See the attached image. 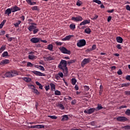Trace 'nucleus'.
Returning a JSON list of instances; mask_svg holds the SVG:
<instances>
[{"label":"nucleus","mask_w":130,"mask_h":130,"mask_svg":"<svg viewBox=\"0 0 130 130\" xmlns=\"http://www.w3.org/2000/svg\"><path fill=\"white\" fill-rule=\"evenodd\" d=\"M37 26L35 25H29L28 27V30L30 31V32H31V31H33V34H36L39 31V28H37Z\"/></svg>","instance_id":"nucleus-1"},{"label":"nucleus","mask_w":130,"mask_h":130,"mask_svg":"<svg viewBox=\"0 0 130 130\" xmlns=\"http://www.w3.org/2000/svg\"><path fill=\"white\" fill-rule=\"evenodd\" d=\"M28 86L29 89H31L32 92L36 94V95H39V94H40V92L38 91V90L35 88V86L34 85L29 84Z\"/></svg>","instance_id":"nucleus-2"},{"label":"nucleus","mask_w":130,"mask_h":130,"mask_svg":"<svg viewBox=\"0 0 130 130\" xmlns=\"http://www.w3.org/2000/svg\"><path fill=\"white\" fill-rule=\"evenodd\" d=\"M59 49L61 53H64V54H71V51L67 50L64 47H61Z\"/></svg>","instance_id":"nucleus-3"},{"label":"nucleus","mask_w":130,"mask_h":130,"mask_svg":"<svg viewBox=\"0 0 130 130\" xmlns=\"http://www.w3.org/2000/svg\"><path fill=\"white\" fill-rule=\"evenodd\" d=\"M59 69H60L62 70V72L64 73V74H68V67L67 66H64V64H60L59 63L58 66Z\"/></svg>","instance_id":"nucleus-4"},{"label":"nucleus","mask_w":130,"mask_h":130,"mask_svg":"<svg viewBox=\"0 0 130 130\" xmlns=\"http://www.w3.org/2000/svg\"><path fill=\"white\" fill-rule=\"evenodd\" d=\"M86 45V40L84 39L80 40L77 43V46L78 47H83Z\"/></svg>","instance_id":"nucleus-5"},{"label":"nucleus","mask_w":130,"mask_h":130,"mask_svg":"<svg viewBox=\"0 0 130 130\" xmlns=\"http://www.w3.org/2000/svg\"><path fill=\"white\" fill-rule=\"evenodd\" d=\"M15 74V75H17V71H13L12 72H7L5 74V77H6V78H8V77L13 78V77L15 76V74Z\"/></svg>","instance_id":"nucleus-6"},{"label":"nucleus","mask_w":130,"mask_h":130,"mask_svg":"<svg viewBox=\"0 0 130 130\" xmlns=\"http://www.w3.org/2000/svg\"><path fill=\"white\" fill-rule=\"evenodd\" d=\"M116 120L120 122H124L125 121H127V120H128V119L124 116H119L116 118Z\"/></svg>","instance_id":"nucleus-7"},{"label":"nucleus","mask_w":130,"mask_h":130,"mask_svg":"<svg viewBox=\"0 0 130 130\" xmlns=\"http://www.w3.org/2000/svg\"><path fill=\"white\" fill-rule=\"evenodd\" d=\"M71 20L74 22H81V21H83V17L80 16H77L76 17H72Z\"/></svg>","instance_id":"nucleus-8"},{"label":"nucleus","mask_w":130,"mask_h":130,"mask_svg":"<svg viewBox=\"0 0 130 130\" xmlns=\"http://www.w3.org/2000/svg\"><path fill=\"white\" fill-rule=\"evenodd\" d=\"M91 61V59L89 58H84L82 61L81 62V66L84 68L86 64L89 63Z\"/></svg>","instance_id":"nucleus-9"},{"label":"nucleus","mask_w":130,"mask_h":130,"mask_svg":"<svg viewBox=\"0 0 130 130\" xmlns=\"http://www.w3.org/2000/svg\"><path fill=\"white\" fill-rule=\"evenodd\" d=\"M95 110H96V108H90L89 109H87L84 111V113H87V114H92Z\"/></svg>","instance_id":"nucleus-10"},{"label":"nucleus","mask_w":130,"mask_h":130,"mask_svg":"<svg viewBox=\"0 0 130 130\" xmlns=\"http://www.w3.org/2000/svg\"><path fill=\"white\" fill-rule=\"evenodd\" d=\"M31 73L36 75V76H38L39 77H45V74L44 73H42L39 71H32Z\"/></svg>","instance_id":"nucleus-11"},{"label":"nucleus","mask_w":130,"mask_h":130,"mask_svg":"<svg viewBox=\"0 0 130 130\" xmlns=\"http://www.w3.org/2000/svg\"><path fill=\"white\" fill-rule=\"evenodd\" d=\"M12 13H15L18 12V11H21V8L18 7L16 5L11 7Z\"/></svg>","instance_id":"nucleus-12"},{"label":"nucleus","mask_w":130,"mask_h":130,"mask_svg":"<svg viewBox=\"0 0 130 130\" xmlns=\"http://www.w3.org/2000/svg\"><path fill=\"white\" fill-rule=\"evenodd\" d=\"M40 41V38H32L30 39V42L32 43H38Z\"/></svg>","instance_id":"nucleus-13"},{"label":"nucleus","mask_w":130,"mask_h":130,"mask_svg":"<svg viewBox=\"0 0 130 130\" xmlns=\"http://www.w3.org/2000/svg\"><path fill=\"white\" fill-rule=\"evenodd\" d=\"M8 63H10V60L5 59L0 62V66H4L5 64H8Z\"/></svg>","instance_id":"nucleus-14"},{"label":"nucleus","mask_w":130,"mask_h":130,"mask_svg":"<svg viewBox=\"0 0 130 130\" xmlns=\"http://www.w3.org/2000/svg\"><path fill=\"white\" fill-rule=\"evenodd\" d=\"M10 14H12V8H8L5 12V15L10 16Z\"/></svg>","instance_id":"nucleus-15"},{"label":"nucleus","mask_w":130,"mask_h":130,"mask_svg":"<svg viewBox=\"0 0 130 130\" xmlns=\"http://www.w3.org/2000/svg\"><path fill=\"white\" fill-rule=\"evenodd\" d=\"M87 24H90V20H84L83 21L80 23V26H82V25H86Z\"/></svg>","instance_id":"nucleus-16"},{"label":"nucleus","mask_w":130,"mask_h":130,"mask_svg":"<svg viewBox=\"0 0 130 130\" xmlns=\"http://www.w3.org/2000/svg\"><path fill=\"white\" fill-rule=\"evenodd\" d=\"M116 40L118 43H122V41H123V39L120 37H117Z\"/></svg>","instance_id":"nucleus-17"},{"label":"nucleus","mask_w":130,"mask_h":130,"mask_svg":"<svg viewBox=\"0 0 130 130\" xmlns=\"http://www.w3.org/2000/svg\"><path fill=\"white\" fill-rule=\"evenodd\" d=\"M71 37H74V35L67 36L65 38L62 39V41H66L67 40H70Z\"/></svg>","instance_id":"nucleus-18"},{"label":"nucleus","mask_w":130,"mask_h":130,"mask_svg":"<svg viewBox=\"0 0 130 130\" xmlns=\"http://www.w3.org/2000/svg\"><path fill=\"white\" fill-rule=\"evenodd\" d=\"M26 2L28 5H30V6H35L37 4L36 2H32V0H26Z\"/></svg>","instance_id":"nucleus-19"},{"label":"nucleus","mask_w":130,"mask_h":130,"mask_svg":"<svg viewBox=\"0 0 130 130\" xmlns=\"http://www.w3.org/2000/svg\"><path fill=\"white\" fill-rule=\"evenodd\" d=\"M50 86L51 87V91H52L53 92L55 91V84L51 83L50 84Z\"/></svg>","instance_id":"nucleus-20"},{"label":"nucleus","mask_w":130,"mask_h":130,"mask_svg":"<svg viewBox=\"0 0 130 130\" xmlns=\"http://www.w3.org/2000/svg\"><path fill=\"white\" fill-rule=\"evenodd\" d=\"M22 80H23V81H25V82H26L27 83H29V82H31V78L28 77H23L22 78Z\"/></svg>","instance_id":"nucleus-21"},{"label":"nucleus","mask_w":130,"mask_h":130,"mask_svg":"<svg viewBox=\"0 0 130 130\" xmlns=\"http://www.w3.org/2000/svg\"><path fill=\"white\" fill-rule=\"evenodd\" d=\"M47 49L50 50V51H53V45H52V44H49L47 46Z\"/></svg>","instance_id":"nucleus-22"},{"label":"nucleus","mask_w":130,"mask_h":130,"mask_svg":"<svg viewBox=\"0 0 130 130\" xmlns=\"http://www.w3.org/2000/svg\"><path fill=\"white\" fill-rule=\"evenodd\" d=\"M65 120H69V116L67 115H64L61 119V121H64Z\"/></svg>","instance_id":"nucleus-23"},{"label":"nucleus","mask_w":130,"mask_h":130,"mask_svg":"<svg viewBox=\"0 0 130 130\" xmlns=\"http://www.w3.org/2000/svg\"><path fill=\"white\" fill-rule=\"evenodd\" d=\"M37 56L34 55H28V59L30 60L36 59Z\"/></svg>","instance_id":"nucleus-24"},{"label":"nucleus","mask_w":130,"mask_h":130,"mask_svg":"<svg viewBox=\"0 0 130 130\" xmlns=\"http://www.w3.org/2000/svg\"><path fill=\"white\" fill-rule=\"evenodd\" d=\"M26 67L27 68H33L34 67V64L31 63V62H27Z\"/></svg>","instance_id":"nucleus-25"},{"label":"nucleus","mask_w":130,"mask_h":130,"mask_svg":"<svg viewBox=\"0 0 130 130\" xmlns=\"http://www.w3.org/2000/svg\"><path fill=\"white\" fill-rule=\"evenodd\" d=\"M67 63H68L67 62V60H61V61L60 62V65L64 64V67H66V66H68Z\"/></svg>","instance_id":"nucleus-26"},{"label":"nucleus","mask_w":130,"mask_h":130,"mask_svg":"<svg viewBox=\"0 0 130 130\" xmlns=\"http://www.w3.org/2000/svg\"><path fill=\"white\" fill-rule=\"evenodd\" d=\"M2 57H6L7 56H9V53H8V51H5L2 54Z\"/></svg>","instance_id":"nucleus-27"},{"label":"nucleus","mask_w":130,"mask_h":130,"mask_svg":"<svg viewBox=\"0 0 130 130\" xmlns=\"http://www.w3.org/2000/svg\"><path fill=\"white\" fill-rule=\"evenodd\" d=\"M70 28L71 30H75L76 29V25L75 24H71L70 25Z\"/></svg>","instance_id":"nucleus-28"},{"label":"nucleus","mask_w":130,"mask_h":130,"mask_svg":"<svg viewBox=\"0 0 130 130\" xmlns=\"http://www.w3.org/2000/svg\"><path fill=\"white\" fill-rule=\"evenodd\" d=\"M58 107L61 109V110H63L64 109V106L62 104H58Z\"/></svg>","instance_id":"nucleus-29"},{"label":"nucleus","mask_w":130,"mask_h":130,"mask_svg":"<svg viewBox=\"0 0 130 130\" xmlns=\"http://www.w3.org/2000/svg\"><path fill=\"white\" fill-rule=\"evenodd\" d=\"M84 32L86 34H90L91 33V29L90 28H87L84 30Z\"/></svg>","instance_id":"nucleus-30"},{"label":"nucleus","mask_w":130,"mask_h":130,"mask_svg":"<svg viewBox=\"0 0 130 130\" xmlns=\"http://www.w3.org/2000/svg\"><path fill=\"white\" fill-rule=\"evenodd\" d=\"M46 59L47 61H48V60H54V57L53 56H50L49 57H46Z\"/></svg>","instance_id":"nucleus-31"},{"label":"nucleus","mask_w":130,"mask_h":130,"mask_svg":"<svg viewBox=\"0 0 130 130\" xmlns=\"http://www.w3.org/2000/svg\"><path fill=\"white\" fill-rule=\"evenodd\" d=\"M6 50V46L3 45L0 48V53H2L3 51Z\"/></svg>","instance_id":"nucleus-32"},{"label":"nucleus","mask_w":130,"mask_h":130,"mask_svg":"<svg viewBox=\"0 0 130 130\" xmlns=\"http://www.w3.org/2000/svg\"><path fill=\"white\" fill-rule=\"evenodd\" d=\"M6 22H7V20H4L3 22H1L0 24V29H2L3 27H4V25H5Z\"/></svg>","instance_id":"nucleus-33"},{"label":"nucleus","mask_w":130,"mask_h":130,"mask_svg":"<svg viewBox=\"0 0 130 130\" xmlns=\"http://www.w3.org/2000/svg\"><path fill=\"white\" fill-rule=\"evenodd\" d=\"M130 83H123L121 84V87H128L129 86Z\"/></svg>","instance_id":"nucleus-34"},{"label":"nucleus","mask_w":130,"mask_h":130,"mask_svg":"<svg viewBox=\"0 0 130 130\" xmlns=\"http://www.w3.org/2000/svg\"><path fill=\"white\" fill-rule=\"evenodd\" d=\"M101 110V109H103V107L100 104H98V107L96 108V110Z\"/></svg>","instance_id":"nucleus-35"},{"label":"nucleus","mask_w":130,"mask_h":130,"mask_svg":"<svg viewBox=\"0 0 130 130\" xmlns=\"http://www.w3.org/2000/svg\"><path fill=\"white\" fill-rule=\"evenodd\" d=\"M82 5H83V3L82 2V1L78 0L76 3V5H77L78 7H80V6Z\"/></svg>","instance_id":"nucleus-36"},{"label":"nucleus","mask_w":130,"mask_h":130,"mask_svg":"<svg viewBox=\"0 0 130 130\" xmlns=\"http://www.w3.org/2000/svg\"><path fill=\"white\" fill-rule=\"evenodd\" d=\"M21 21L20 20H18L17 22L15 23L14 24V26L15 27H19V25H20V24H21Z\"/></svg>","instance_id":"nucleus-37"},{"label":"nucleus","mask_w":130,"mask_h":130,"mask_svg":"<svg viewBox=\"0 0 130 130\" xmlns=\"http://www.w3.org/2000/svg\"><path fill=\"white\" fill-rule=\"evenodd\" d=\"M76 83H77V80L75 78H72V84L73 85H76Z\"/></svg>","instance_id":"nucleus-38"},{"label":"nucleus","mask_w":130,"mask_h":130,"mask_svg":"<svg viewBox=\"0 0 130 130\" xmlns=\"http://www.w3.org/2000/svg\"><path fill=\"white\" fill-rule=\"evenodd\" d=\"M55 95H57L58 96H59L61 95V92L60 91H58V90H55Z\"/></svg>","instance_id":"nucleus-39"},{"label":"nucleus","mask_w":130,"mask_h":130,"mask_svg":"<svg viewBox=\"0 0 130 130\" xmlns=\"http://www.w3.org/2000/svg\"><path fill=\"white\" fill-rule=\"evenodd\" d=\"M93 3H96V4H98V5H101V1L100 0H93Z\"/></svg>","instance_id":"nucleus-40"},{"label":"nucleus","mask_w":130,"mask_h":130,"mask_svg":"<svg viewBox=\"0 0 130 130\" xmlns=\"http://www.w3.org/2000/svg\"><path fill=\"white\" fill-rule=\"evenodd\" d=\"M125 114H126V115H127L128 116H130V110L127 109L125 112Z\"/></svg>","instance_id":"nucleus-41"},{"label":"nucleus","mask_w":130,"mask_h":130,"mask_svg":"<svg viewBox=\"0 0 130 130\" xmlns=\"http://www.w3.org/2000/svg\"><path fill=\"white\" fill-rule=\"evenodd\" d=\"M35 68H37L38 69H40L41 71H45V69H44V67H43V66H39L38 67H35Z\"/></svg>","instance_id":"nucleus-42"},{"label":"nucleus","mask_w":130,"mask_h":130,"mask_svg":"<svg viewBox=\"0 0 130 130\" xmlns=\"http://www.w3.org/2000/svg\"><path fill=\"white\" fill-rule=\"evenodd\" d=\"M32 11H38V6H34L31 7Z\"/></svg>","instance_id":"nucleus-43"},{"label":"nucleus","mask_w":130,"mask_h":130,"mask_svg":"<svg viewBox=\"0 0 130 130\" xmlns=\"http://www.w3.org/2000/svg\"><path fill=\"white\" fill-rule=\"evenodd\" d=\"M48 117H49L50 118H52V119H57V117L55 115L54 116H48Z\"/></svg>","instance_id":"nucleus-44"},{"label":"nucleus","mask_w":130,"mask_h":130,"mask_svg":"<svg viewBox=\"0 0 130 130\" xmlns=\"http://www.w3.org/2000/svg\"><path fill=\"white\" fill-rule=\"evenodd\" d=\"M36 128H44V125H37Z\"/></svg>","instance_id":"nucleus-45"},{"label":"nucleus","mask_w":130,"mask_h":130,"mask_svg":"<svg viewBox=\"0 0 130 130\" xmlns=\"http://www.w3.org/2000/svg\"><path fill=\"white\" fill-rule=\"evenodd\" d=\"M55 44L56 45H57V46H60L61 45H62V43L60 42H55Z\"/></svg>","instance_id":"nucleus-46"},{"label":"nucleus","mask_w":130,"mask_h":130,"mask_svg":"<svg viewBox=\"0 0 130 130\" xmlns=\"http://www.w3.org/2000/svg\"><path fill=\"white\" fill-rule=\"evenodd\" d=\"M76 60H70L68 62L69 64H72V63H74V62H75Z\"/></svg>","instance_id":"nucleus-47"},{"label":"nucleus","mask_w":130,"mask_h":130,"mask_svg":"<svg viewBox=\"0 0 130 130\" xmlns=\"http://www.w3.org/2000/svg\"><path fill=\"white\" fill-rule=\"evenodd\" d=\"M124 129H130V125H126L123 127Z\"/></svg>","instance_id":"nucleus-48"},{"label":"nucleus","mask_w":130,"mask_h":130,"mask_svg":"<svg viewBox=\"0 0 130 130\" xmlns=\"http://www.w3.org/2000/svg\"><path fill=\"white\" fill-rule=\"evenodd\" d=\"M6 34V31L2 30L0 32V36H3V35H5Z\"/></svg>","instance_id":"nucleus-49"},{"label":"nucleus","mask_w":130,"mask_h":130,"mask_svg":"<svg viewBox=\"0 0 130 130\" xmlns=\"http://www.w3.org/2000/svg\"><path fill=\"white\" fill-rule=\"evenodd\" d=\"M60 78H63V74L61 72L58 73L57 74Z\"/></svg>","instance_id":"nucleus-50"},{"label":"nucleus","mask_w":130,"mask_h":130,"mask_svg":"<svg viewBox=\"0 0 130 130\" xmlns=\"http://www.w3.org/2000/svg\"><path fill=\"white\" fill-rule=\"evenodd\" d=\"M45 89L46 91H48V90H49V89H50V86L49 85L45 86Z\"/></svg>","instance_id":"nucleus-51"},{"label":"nucleus","mask_w":130,"mask_h":130,"mask_svg":"<svg viewBox=\"0 0 130 130\" xmlns=\"http://www.w3.org/2000/svg\"><path fill=\"white\" fill-rule=\"evenodd\" d=\"M125 95H127V96L130 95V91H126L124 92Z\"/></svg>","instance_id":"nucleus-52"},{"label":"nucleus","mask_w":130,"mask_h":130,"mask_svg":"<svg viewBox=\"0 0 130 130\" xmlns=\"http://www.w3.org/2000/svg\"><path fill=\"white\" fill-rule=\"evenodd\" d=\"M76 103H77V101H76V100H74L71 102V104L72 105H75V104H76Z\"/></svg>","instance_id":"nucleus-53"},{"label":"nucleus","mask_w":130,"mask_h":130,"mask_svg":"<svg viewBox=\"0 0 130 130\" xmlns=\"http://www.w3.org/2000/svg\"><path fill=\"white\" fill-rule=\"evenodd\" d=\"M117 73L118 74V75H121L122 74V72L121 71V70H119L117 71Z\"/></svg>","instance_id":"nucleus-54"},{"label":"nucleus","mask_w":130,"mask_h":130,"mask_svg":"<svg viewBox=\"0 0 130 130\" xmlns=\"http://www.w3.org/2000/svg\"><path fill=\"white\" fill-rule=\"evenodd\" d=\"M116 47L118 49H121V46L120 45V44H118L117 46H116Z\"/></svg>","instance_id":"nucleus-55"},{"label":"nucleus","mask_w":130,"mask_h":130,"mask_svg":"<svg viewBox=\"0 0 130 130\" xmlns=\"http://www.w3.org/2000/svg\"><path fill=\"white\" fill-rule=\"evenodd\" d=\"M91 49H92V50H95V49H96V45H93Z\"/></svg>","instance_id":"nucleus-56"},{"label":"nucleus","mask_w":130,"mask_h":130,"mask_svg":"<svg viewBox=\"0 0 130 130\" xmlns=\"http://www.w3.org/2000/svg\"><path fill=\"white\" fill-rule=\"evenodd\" d=\"M126 106H121L120 107H119V109H122L123 108H126Z\"/></svg>","instance_id":"nucleus-57"},{"label":"nucleus","mask_w":130,"mask_h":130,"mask_svg":"<svg viewBox=\"0 0 130 130\" xmlns=\"http://www.w3.org/2000/svg\"><path fill=\"white\" fill-rule=\"evenodd\" d=\"M112 18V17L110 16H109V17H108V19H107L108 22H110V21H111Z\"/></svg>","instance_id":"nucleus-58"},{"label":"nucleus","mask_w":130,"mask_h":130,"mask_svg":"<svg viewBox=\"0 0 130 130\" xmlns=\"http://www.w3.org/2000/svg\"><path fill=\"white\" fill-rule=\"evenodd\" d=\"M98 18V15H95V16L93 17L92 19V20H96V19Z\"/></svg>","instance_id":"nucleus-59"},{"label":"nucleus","mask_w":130,"mask_h":130,"mask_svg":"<svg viewBox=\"0 0 130 130\" xmlns=\"http://www.w3.org/2000/svg\"><path fill=\"white\" fill-rule=\"evenodd\" d=\"M55 78L56 80H59L60 79V77L58 75V74L55 75Z\"/></svg>","instance_id":"nucleus-60"},{"label":"nucleus","mask_w":130,"mask_h":130,"mask_svg":"<svg viewBox=\"0 0 130 130\" xmlns=\"http://www.w3.org/2000/svg\"><path fill=\"white\" fill-rule=\"evenodd\" d=\"M126 9L127 10V11H130V7L129 5H127L126 6Z\"/></svg>","instance_id":"nucleus-61"},{"label":"nucleus","mask_w":130,"mask_h":130,"mask_svg":"<svg viewBox=\"0 0 130 130\" xmlns=\"http://www.w3.org/2000/svg\"><path fill=\"white\" fill-rule=\"evenodd\" d=\"M126 80H127V81H130V75H127L126 77Z\"/></svg>","instance_id":"nucleus-62"},{"label":"nucleus","mask_w":130,"mask_h":130,"mask_svg":"<svg viewBox=\"0 0 130 130\" xmlns=\"http://www.w3.org/2000/svg\"><path fill=\"white\" fill-rule=\"evenodd\" d=\"M75 89L76 91H78V90H79V86L78 85H76L75 86Z\"/></svg>","instance_id":"nucleus-63"},{"label":"nucleus","mask_w":130,"mask_h":130,"mask_svg":"<svg viewBox=\"0 0 130 130\" xmlns=\"http://www.w3.org/2000/svg\"><path fill=\"white\" fill-rule=\"evenodd\" d=\"M41 42H43V43H47V41L46 40H40Z\"/></svg>","instance_id":"nucleus-64"}]
</instances>
